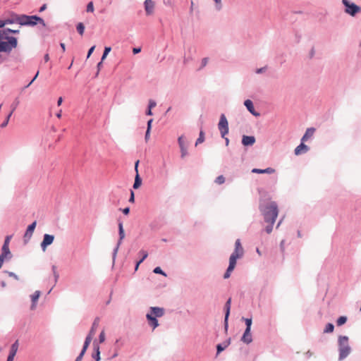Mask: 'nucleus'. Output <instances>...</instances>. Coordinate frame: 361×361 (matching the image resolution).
<instances>
[{"label": "nucleus", "mask_w": 361, "mask_h": 361, "mask_svg": "<svg viewBox=\"0 0 361 361\" xmlns=\"http://www.w3.org/2000/svg\"><path fill=\"white\" fill-rule=\"evenodd\" d=\"M334 326L331 323H329L326 324V328L324 329V333H331L334 331Z\"/></svg>", "instance_id": "obj_32"}, {"label": "nucleus", "mask_w": 361, "mask_h": 361, "mask_svg": "<svg viewBox=\"0 0 361 361\" xmlns=\"http://www.w3.org/2000/svg\"><path fill=\"white\" fill-rule=\"evenodd\" d=\"M147 319L149 322V324L152 327L153 329L159 326L157 319L156 317H153L152 314H147Z\"/></svg>", "instance_id": "obj_18"}, {"label": "nucleus", "mask_w": 361, "mask_h": 361, "mask_svg": "<svg viewBox=\"0 0 361 361\" xmlns=\"http://www.w3.org/2000/svg\"><path fill=\"white\" fill-rule=\"evenodd\" d=\"M214 1L219 4L218 9L221 8V0H214Z\"/></svg>", "instance_id": "obj_62"}, {"label": "nucleus", "mask_w": 361, "mask_h": 361, "mask_svg": "<svg viewBox=\"0 0 361 361\" xmlns=\"http://www.w3.org/2000/svg\"><path fill=\"white\" fill-rule=\"evenodd\" d=\"M11 116V114H8V115L7 116L6 121H5L1 124V126L2 128H4V127H5V126H7V124H8V121H9V119H10Z\"/></svg>", "instance_id": "obj_42"}, {"label": "nucleus", "mask_w": 361, "mask_h": 361, "mask_svg": "<svg viewBox=\"0 0 361 361\" xmlns=\"http://www.w3.org/2000/svg\"><path fill=\"white\" fill-rule=\"evenodd\" d=\"M150 312H151L149 314H152V315L154 317H162L164 314V310L163 308L157 307H151Z\"/></svg>", "instance_id": "obj_12"}, {"label": "nucleus", "mask_w": 361, "mask_h": 361, "mask_svg": "<svg viewBox=\"0 0 361 361\" xmlns=\"http://www.w3.org/2000/svg\"><path fill=\"white\" fill-rule=\"evenodd\" d=\"M37 22L40 23L39 20L30 19L28 20V25H35L37 23Z\"/></svg>", "instance_id": "obj_39"}, {"label": "nucleus", "mask_w": 361, "mask_h": 361, "mask_svg": "<svg viewBox=\"0 0 361 361\" xmlns=\"http://www.w3.org/2000/svg\"><path fill=\"white\" fill-rule=\"evenodd\" d=\"M11 236L8 235L6 237V239L4 240V244L9 245L10 240H11Z\"/></svg>", "instance_id": "obj_50"}, {"label": "nucleus", "mask_w": 361, "mask_h": 361, "mask_svg": "<svg viewBox=\"0 0 361 361\" xmlns=\"http://www.w3.org/2000/svg\"><path fill=\"white\" fill-rule=\"evenodd\" d=\"M36 225H37V222L34 221L32 224L28 226L27 231L24 235L25 241H27L30 239V238L32 237V233L35 231Z\"/></svg>", "instance_id": "obj_9"}, {"label": "nucleus", "mask_w": 361, "mask_h": 361, "mask_svg": "<svg viewBox=\"0 0 361 361\" xmlns=\"http://www.w3.org/2000/svg\"><path fill=\"white\" fill-rule=\"evenodd\" d=\"M30 19L39 20L40 23L44 24V20L41 18L37 17V16H28L25 15H22L18 17L17 22L22 25H28V20Z\"/></svg>", "instance_id": "obj_7"}, {"label": "nucleus", "mask_w": 361, "mask_h": 361, "mask_svg": "<svg viewBox=\"0 0 361 361\" xmlns=\"http://www.w3.org/2000/svg\"><path fill=\"white\" fill-rule=\"evenodd\" d=\"M140 255H142V258L140 261H138L135 266V270H137L139 265L147 257L148 253L145 250H140L139 252Z\"/></svg>", "instance_id": "obj_26"}, {"label": "nucleus", "mask_w": 361, "mask_h": 361, "mask_svg": "<svg viewBox=\"0 0 361 361\" xmlns=\"http://www.w3.org/2000/svg\"><path fill=\"white\" fill-rule=\"evenodd\" d=\"M95 49V46H92L88 51V53H87V58H89L90 56V55L92 54V52L94 51Z\"/></svg>", "instance_id": "obj_46"}, {"label": "nucleus", "mask_w": 361, "mask_h": 361, "mask_svg": "<svg viewBox=\"0 0 361 361\" xmlns=\"http://www.w3.org/2000/svg\"><path fill=\"white\" fill-rule=\"evenodd\" d=\"M63 102V98L61 97H60L59 99H58V101H57V105L58 106H61V104Z\"/></svg>", "instance_id": "obj_57"}, {"label": "nucleus", "mask_w": 361, "mask_h": 361, "mask_svg": "<svg viewBox=\"0 0 361 361\" xmlns=\"http://www.w3.org/2000/svg\"><path fill=\"white\" fill-rule=\"evenodd\" d=\"M83 355H84V354L80 353L75 361H81Z\"/></svg>", "instance_id": "obj_55"}, {"label": "nucleus", "mask_w": 361, "mask_h": 361, "mask_svg": "<svg viewBox=\"0 0 361 361\" xmlns=\"http://www.w3.org/2000/svg\"><path fill=\"white\" fill-rule=\"evenodd\" d=\"M40 296V291L39 290H36L32 295H31V299H32V308H34L35 306V303L37 302Z\"/></svg>", "instance_id": "obj_27"}, {"label": "nucleus", "mask_w": 361, "mask_h": 361, "mask_svg": "<svg viewBox=\"0 0 361 361\" xmlns=\"http://www.w3.org/2000/svg\"><path fill=\"white\" fill-rule=\"evenodd\" d=\"M19 104H20V100H19V98L17 97L15 99V100L13 102V103L11 105V112L9 113V114H11V116L14 112V111L16 109V108L18 107Z\"/></svg>", "instance_id": "obj_29"}, {"label": "nucleus", "mask_w": 361, "mask_h": 361, "mask_svg": "<svg viewBox=\"0 0 361 361\" xmlns=\"http://www.w3.org/2000/svg\"><path fill=\"white\" fill-rule=\"evenodd\" d=\"M47 8V5L46 4H44L42 6V7L40 8L39 9V11L42 12L43 11H44L45 9Z\"/></svg>", "instance_id": "obj_61"}, {"label": "nucleus", "mask_w": 361, "mask_h": 361, "mask_svg": "<svg viewBox=\"0 0 361 361\" xmlns=\"http://www.w3.org/2000/svg\"><path fill=\"white\" fill-rule=\"evenodd\" d=\"M54 240V236L49 234H44L42 242L41 243V247L43 251H45L47 246L52 244Z\"/></svg>", "instance_id": "obj_8"}, {"label": "nucleus", "mask_w": 361, "mask_h": 361, "mask_svg": "<svg viewBox=\"0 0 361 361\" xmlns=\"http://www.w3.org/2000/svg\"><path fill=\"white\" fill-rule=\"evenodd\" d=\"M14 357L15 356L8 355V358H7V361H13Z\"/></svg>", "instance_id": "obj_59"}, {"label": "nucleus", "mask_w": 361, "mask_h": 361, "mask_svg": "<svg viewBox=\"0 0 361 361\" xmlns=\"http://www.w3.org/2000/svg\"><path fill=\"white\" fill-rule=\"evenodd\" d=\"M346 321H347V317L345 316H341L337 319L336 324L338 326H341V325L344 324L346 322Z\"/></svg>", "instance_id": "obj_31"}, {"label": "nucleus", "mask_w": 361, "mask_h": 361, "mask_svg": "<svg viewBox=\"0 0 361 361\" xmlns=\"http://www.w3.org/2000/svg\"><path fill=\"white\" fill-rule=\"evenodd\" d=\"M152 121H153V120L150 119L147 122V129H149V130H151Z\"/></svg>", "instance_id": "obj_51"}, {"label": "nucleus", "mask_w": 361, "mask_h": 361, "mask_svg": "<svg viewBox=\"0 0 361 361\" xmlns=\"http://www.w3.org/2000/svg\"><path fill=\"white\" fill-rule=\"evenodd\" d=\"M1 251H2L1 254V255H4L8 259L11 257V253L9 250V245L4 243V245L2 246Z\"/></svg>", "instance_id": "obj_23"}, {"label": "nucleus", "mask_w": 361, "mask_h": 361, "mask_svg": "<svg viewBox=\"0 0 361 361\" xmlns=\"http://www.w3.org/2000/svg\"><path fill=\"white\" fill-rule=\"evenodd\" d=\"M95 357L97 361H99L100 357H99V347L98 346L97 347V355H96V357Z\"/></svg>", "instance_id": "obj_49"}, {"label": "nucleus", "mask_w": 361, "mask_h": 361, "mask_svg": "<svg viewBox=\"0 0 361 361\" xmlns=\"http://www.w3.org/2000/svg\"><path fill=\"white\" fill-rule=\"evenodd\" d=\"M6 31L0 34V51L9 52L17 47V39L13 37H4Z\"/></svg>", "instance_id": "obj_3"}, {"label": "nucleus", "mask_w": 361, "mask_h": 361, "mask_svg": "<svg viewBox=\"0 0 361 361\" xmlns=\"http://www.w3.org/2000/svg\"><path fill=\"white\" fill-rule=\"evenodd\" d=\"M308 149V147L302 142V143L295 149V154L300 155L302 153L307 152Z\"/></svg>", "instance_id": "obj_16"}, {"label": "nucleus", "mask_w": 361, "mask_h": 361, "mask_svg": "<svg viewBox=\"0 0 361 361\" xmlns=\"http://www.w3.org/2000/svg\"><path fill=\"white\" fill-rule=\"evenodd\" d=\"M154 272L155 274H160L166 276L165 273L161 270V269L159 267H156L154 269Z\"/></svg>", "instance_id": "obj_38"}, {"label": "nucleus", "mask_w": 361, "mask_h": 361, "mask_svg": "<svg viewBox=\"0 0 361 361\" xmlns=\"http://www.w3.org/2000/svg\"><path fill=\"white\" fill-rule=\"evenodd\" d=\"M138 164H139V161H137L135 163V169L136 171V176H135V182L133 184V188H135V189H137L138 188H140V186L141 185V183H142L141 178L138 174V171H137Z\"/></svg>", "instance_id": "obj_11"}, {"label": "nucleus", "mask_w": 361, "mask_h": 361, "mask_svg": "<svg viewBox=\"0 0 361 361\" xmlns=\"http://www.w3.org/2000/svg\"><path fill=\"white\" fill-rule=\"evenodd\" d=\"M261 211L264 216V221L269 224L266 226V232L270 233L273 230V224L278 216V207L276 202H270L264 208H262Z\"/></svg>", "instance_id": "obj_1"}, {"label": "nucleus", "mask_w": 361, "mask_h": 361, "mask_svg": "<svg viewBox=\"0 0 361 361\" xmlns=\"http://www.w3.org/2000/svg\"><path fill=\"white\" fill-rule=\"evenodd\" d=\"M44 59L45 62L49 61V54H46L44 55Z\"/></svg>", "instance_id": "obj_60"}, {"label": "nucleus", "mask_w": 361, "mask_h": 361, "mask_svg": "<svg viewBox=\"0 0 361 361\" xmlns=\"http://www.w3.org/2000/svg\"><path fill=\"white\" fill-rule=\"evenodd\" d=\"M208 58H204L202 60V68L204 67L207 63H208Z\"/></svg>", "instance_id": "obj_45"}, {"label": "nucleus", "mask_w": 361, "mask_h": 361, "mask_svg": "<svg viewBox=\"0 0 361 361\" xmlns=\"http://www.w3.org/2000/svg\"><path fill=\"white\" fill-rule=\"evenodd\" d=\"M339 360H343L350 353V348L348 344V338L345 336H340L338 338Z\"/></svg>", "instance_id": "obj_4"}, {"label": "nucleus", "mask_w": 361, "mask_h": 361, "mask_svg": "<svg viewBox=\"0 0 361 361\" xmlns=\"http://www.w3.org/2000/svg\"><path fill=\"white\" fill-rule=\"evenodd\" d=\"M56 117L59 118H61V116H62V110L60 109L56 114Z\"/></svg>", "instance_id": "obj_56"}, {"label": "nucleus", "mask_w": 361, "mask_h": 361, "mask_svg": "<svg viewBox=\"0 0 361 361\" xmlns=\"http://www.w3.org/2000/svg\"><path fill=\"white\" fill-rule=\"evenodd\" d=\"M105 341V334L104 331H102L99 335V342L103 343Z\"/></svg>", "instance_id": "obj_40"}, {"label": "nucleus", "mask_w": 361, "mask_h": 361, "mask_svg": "<svg viewBox=\"0 0 361 361\" xmlns=\"http://www.w3.org/2000/svg\"><path fill=\"white\" fill-rule=\"evenodd\" d=\"M244 104L245 106H246V108L247 109V110L253 115H259L258 114H256L255 111V108H254V106H253V103L251 100L250 99H247L244 102Z\"/></svg>", "instance_id": "obj_20"}, {"label": "nucleus", "mask_w": 361, "mask_h": 361, "mask_svg": "<svg viewBox=\"0 0 361 361\" xmlns=\"http://www.w3.org/2000/svg\"><path fill=\"white\" fill-rule=\"evenodd\" d=\"M147 115H149V116H151L152 114V109H149L147 110V111L146 112Z\"/></svg>", "instance_id": "obj_63"}, {"label": "nucleus", "mask_w": 361, "mask_h": 361, "mask_svg": "<svg viewBox=\"0 0 361 361\" xmlns=\"http://www.w3.org/2000/svg\"><path fill=\"white\" fill-rule=\"evenodd\" d=\"M144 4L147 15H152L154 13V2L152 0H145Z\"/></svg>", "instance_id": "obj_10"}, {"label": "nucleus", "mask_w": 361, "mask_h": 361, "mask_svg": "<svg viewBox=\"0 0 361 361\" xmlns=\"http://www.w3.org/2000/svg\"><path fill=\"white\" fill-rule=\"evenodd\" d=\"M94 336L88 334L85 338L81 353L85 354Z\"/></svg>", "instance_id": "obj_22"}, {"label": "nucleus", "mask_w": 361, "mask_h": 361, "mask_svg": "<svg viewBox=\"0 0 361 361\" xmlns=\"http://www.w3.org/2000/svg\"><path fill=\"white\" fill-rule=\"evenodd\" d=\"M243 255V247L241 245L240 240L238 239L235 243V250L229 258V265L224 275V279H228L230 277L231 272L235 267L237 259L241 258Z\"/></svg>", "instance_id": "obj_2"}, {"label": "nucleus", "mask_w": 361, "mask_h": 361, "mask_svg": "<svg viewBox=\"0 0 361 361\" xmlns=\"http://www.w3.org/2000/svg\"><path fill=\"white\" fill-rule=\"evenodd\" d=\"M343 4L345 6V12L351 16H355L360 11V8L355 4H350L348 0H343Z\"/></svg>", "instance_id": "obj_6"}, {"label": "nucleus", "mask_w": 361, "mask_h": 361, "mask_svg": "<svg viewBox=\"0 0 361 361\" xmlns=\"http://www.w3.org/2000/svg\"><path fill=\"white\" fill-rule=\"evenodd\" d=\"M99 320L98 318H96L92 324V328L90 331V333L89 334L90 335H92V336H94L96 331H97V329L99 326Z\"/></svg>", "instance_id": "obj_25"}, {"label": "nucleus", "mask_w": 361, "mask_h": 361, "mask_svg": "<svg viewBox=\"0 0 361 361\" xmlns=\"http://www.w3.org/2000/svg\"><path fill=\"white\" fill-rule=\"evenodd\" d=\"M252 172L255 173H273L275 170L272 168H267L266 169H253Z\"/></svg>", "instance_id": "obj_21"}, {"label": "nucleus", "mask_w": 361, "mask_h": 361, "mask_svg": "<svg viewBox=\"0 0 361 361\" xmlns=\"http://www.w3.org/2000/svg\"><path fill=\"white\" fill-rule=\"evenodd\" d=\"M218 128L222 137H224L228 133V123L224 114H221L220 116Z\"/></svg>", "instance_id": "obj_5"}, {"label": "nucleus", "mask_w": 361, "mask_h": 361, "mask_svg": "<svg viewBox=\"0 0 361 361\" xmlns=\"http://www.w3.org/2000/svg\"><path fill=\"white\" fill-rule=\"evenodd\" d=\"M255 142V138L254 136L243 135L242 138V143L245 146H251Z\"/></svg>", "instance_id": "obj_13"}, {"label": "nucleus", "mask_w": 361, "mask_h": 361, "mask_svg": "<svg viewBox=\"0 0 361 361\" xmlns=\"http://www.w3.org/2000/svg\"><path fill=\"white\" fill-rule=\"evenodd\" d=\"M6 32H11V33H18L19 30H18L7 29Z\"/></svg>", "instance_id": "obj_53"}, {"label": "nucleus", "mask_w": 361, "mask_h": 361, "mask_svg": "<svg viewBox=\"0 0 361 361\" xmlns=\"http://www.w3.org/2000/svg\"><path fill=\"white\" fill-rule=\"evenodd\" d=\"M204 140V133H203V131L201 130L200 133V136L196 141L195 145H197L198 144L203 142Z\"/></svg>", "instance_id": "obj_33"}, {"label": "nucleus", "mask_w": 361, "mask_h": 361, "mask_svg": "<svg viewBox=\"0 0 361 361\" xmlns=\"http://www.w3.org/2000/svg\"><path fill=\"white\" fill-rule=\"evenodd\" d=\"M245 324H246L245 329L251 330L252 319L247 318L245 319Z\"/></svg>", "instance_id": "obj_36"}, {"label": "nucleus", "mask_w": 361, "mask_h": 361, "mask_svg": "<svg viewBox=\"0 0 361 361\" xmlns=\"http://www.w3.org/2000/svg\"><path fill=\"white\" fill-rule=\"evenodd\" d=\"M129 212H130V209H129V207H126V208H124V209H123V213L124 214H126V215H128V214H129Z\"/></svg>", "instance_id": "obj_52"}, {"label": "nucleus", "mask_w": 361, "mask_h": 361, "mask_svg": "<svg viewBox=\"0 0 361 361\" xmlns=\"http://www.w3.org/2000/svg\"><path fill=\"white\" fill-rule=\"evenodd\" d=\"M77 31L80 35H82L85 31V26L82 23H79L77 25Z\"/></svg>", "instance_id": "obj_30"}, {"label": "nucleus", "mask_w": 361, "mask_h": 361, "mask_svg": "<svg viewBox=\"0 0 361 361\" xmlns=\"http://www.w3.org/2000/svg\"><path fill=\"white\" fill-rule=\"evenodd\" d=\"M118 230H119V240L118 242L117 247L121 245L123 239L125 238V233L123 227V224L120 222L118 224Z\"/></svg>", "instance_id": "obj_24"}, {"label": "nucleus", "mask_w": 361, "mask_h": 361, "mask_svg": "<svg viewBox=\"0 0 361 361\" xmlns=\"http://www.w3.org/2000/svg\"><path fill=\"white\" fill-rule=\"evenodd\" d=\"M265 70V68H259L256 71V73H262V72H264Z\"/></svg>", "instance_id": "obj_58"}, {"label": "nucleus", "mask_w": 361, "mask_h": 361, "mask_svg": "<svg viewBox=\"0 0 361 361\" xmlns=\"http://www.w3.org/2000/svg\"><path fill=\"white\" fill-rule=\"evenodd\" d=\"M216 348H217V353H219L224 350L225 347H222L221 345L219 344L217 345Z\"/></svg>", "instance_id": "obj_48"}, {"label": "nucleus", "mask_w": 361, "mask_h": 361, "mask_svg": "<svg viewBox=\"0 0 361 361\" xmlns=\"http://www.w3.org/2000/svg\"><path fill=\"white\" fill-rule=\"evenodd\" d=\"M224 182H225V178L222 175L219 176L215 180V183L219 185L223 184Z\"/></svg>", "instance_id": "obj_35"}, {"label": "nucleus", "mask_w": 361, "mask_h": 361, "mask_svg": "<svg viewBox=\"0 0 361 361\" xmlns=\"http://www.w3.org/2000/svg\"><path fill=\"white\" fill-rule=\"evenodd\" d=\"M140 51H141V49H140V48H134V49H133V54H138L139 52H140Z\"/></svg>", "instance_id": "obj_54"}, {"label": "nucleus", "mask_w": 361, "mask_h": 361, "mask_svg": "<svg viewBox=\"0 0 361 361\" xmlns=\"http://www.w3.org/2000/svg\"><path fill=\"white\" fill-rule=\"evenodd\" d=\"M150 132H151V130H149V129H147L145 136V142H148V140H149Z\"/></svg>", "instance_id": "obj_41"}, {"label": "nucleus", "mask_w": 361, "mask_h": 361, "mask_svg": "<svg viewBox=\"0 0 361 361\" xmlns=\"http://www.w3.org/2000/svg\"><path fill=\"white\" fill-rule=\"evenodd\" d=\"M60 45H61V49H62L63 51H65V50H66V46H65V44H63V43H61V44H60Z\"/></svg>", "instance_id": "obj_64"}, {"label": "nucleus", "mask_w": 361, "mask_h": 361, "mask_svg": "<svg viewBox=\"0 0 361 361\" xmlns=\"http://www.w3.org/2000/svg\"><path fill=\"white\" fill-rule=\"evenodd\" d=\"M5 259H7V257L0 255V269L1 268Z\"/></svg>", "instance_id": "obj_44"}, {"label": "nucleus", "mask_w": 361, "mask_h": 361, "mask_svg": "<svg viewBox=\"0 0 361 361\" xmlns=\"http://www.w3.org/2000/svg\"><path fill=\"white\" fill-rule=\"evenodd\" d=\"M231 298H229L226 303V305H225V308H226V314H225V319H224V322H225V328L226 329H227L228 327V316H229V314H230V309H231Z\"/></svg>", "instance_id": "obj_17"}, {"label": "nucleus", "mask_w": 361, "mask_h": 361, "mask_svg": "<svg viewBox=\"0 0 361 361\" xmlns=\"http://www.w3.org/2000/svg\"><path fill=\"white\" fill-rule=\"evenodd\" d=\"M178 144H179V146L180 148L181 157L184 158L187 155L188 152H187V147L184 143L182 136L178 138Z\"/></svg>", "instance_id": "obj_15"}, {"label": "nucleus", "mask_w": 361, "mask_h": 361, "mask_svg": "<svg viewBox=\"0 0 361 361\" xmlns=\"http://www.w3.org/2000/svg\"><path fill=\"white\" fill-rule=\"evenodd\" d=\"M315 128H307L305 135L302 136L301 141L302 142H306L309 138H310L314 133Z\"/></svg>", "instance_id": "obj_19"}, {"label": "nucleus", "mask_w": 361, "mask_h": 361, "mask_svg": "<svg viewBox=\"0 0 361 361\" xmlns=\"http://www.w3.org/2000/svg\"><path fill=\"white\" fill-rule=\"evenodd\" d=\"M134 201H135L134 192H133V191H131L129 202L133 203Z\"/></svg>", "instance_id": "obj_47"}, {"label": "nucleus", "mask_w": 361, "mask_h": 361, "mask_svg": "<svg viewBox=\"0 0 361 361\" xmlns=\"http://www.w3.org/2000/svg\"><path fill=\"white\" fill-rule=\"evenodd\" d=\"M157 105L156 102L153 100H149V109H152L154 107H155Z\"/></svg>", "instance_id": "obj_43"}, {"label": "nucleus", "mask_w": 361, "mask_h": 361, "mask_svg": "<svg viewBox=\"0 0 361 361\" xmlns=\"http://www.w3.org/2000/svg\"><path fill=\"white\" fill-rule=\"evenodd\" d=\"M87 11L90 13H92L94 11V5L92 1L88 3L87 6Z\"/></svg>", "instance_id": "obj_37"}, {"label": "nucleus", "mask_w": 361, "mask_h": 361, "mask_svg": "<svg viewBox=\"0 0 361 361\" xmlns=\"http://www.w3.org/2000/svg\"><path fill=\"white\" fill-rule=\"evenodd\" d=\"M111 49L109 47H105L103 55L102 56V61H104L106 58L108 54L111 51Z\"/></svg>", "instance_id": "obj_34"}, {"label": "nucleus", "mask_w": 361, "mask_h": 361, "mask_svg": "<svg viewBox=\"0 0 361 361\" xmlns=\"http://www.w3.org/2000/svg\"><path fill=\"white\" fill-rule=\"evenodd\" d=\"M250 331L251 330L245 329L241 338V341L246 344H249L252 341V337Z\"/></svg>", "instance_id": "obj_14"}, {"label": "nucleus", "mask_w": 361, "mask_h": 361, "mask_svg": "<svg viewBox=\"0 0 361 361\" xmlns=\"http://www.w3.org/2000/svg\"><path fill=\"white\" fill-rule=\"evenodd\" d=\"M18 349V341L17 340V341H16V342L12 344V345L11 347L9 355L16 356Z\"/></svg>", "instance_id": "obj_28"}]
</instances>
